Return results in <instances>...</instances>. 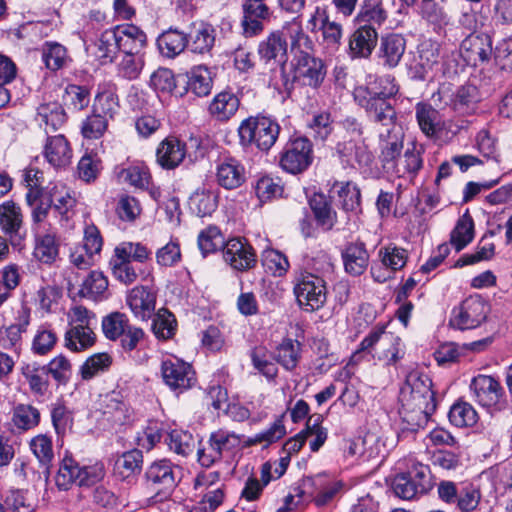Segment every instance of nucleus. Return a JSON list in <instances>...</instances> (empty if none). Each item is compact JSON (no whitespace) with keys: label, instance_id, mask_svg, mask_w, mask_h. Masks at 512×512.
I'll use <instances>...</instances> for the list:
<instances>
[{"label":"nucleus","instance_id":"35","mask_svg":"<svg viewBox=\"0 0 512 512\" xmlns=\"http://www.w3.org/2000/svg\"><path fill=\"white\" fill-rule=\"evenodd\" d=\"M65 347L73 352L84 351L92 347L96 335L91 327L86 325H72L65 333Z\"/></svg>","mask_w":512,"mask_h":512},{"label":"nucleus","instance_id":"16","mask_svg":"<svg viewBox=\"0 0 512 512\" xmlns=\"http://www.w3.org/2000/svg\"><path fill=\"white\" fill-rule=\"evenodd\" d=\"M288 43L286 37L280 31L272 32L258 45V54L266 64L279 65L284 72L288 60Z\"/></svg>","mask_w":512,"mask_h":512},{"label":"nucleus","instance_id":"56","mask_svg":"<svg viewBox=\"0 0 512 512\" xmlns=\"http://www.w3.org/2000/svg\"><path fill=\"white\" fill-rule=\"evenodd\" d=\"M12 422L20 430H30L39 424L40 412L30 404H18L13 409Z\"/></svg>","mask_w":512,"mask_h":512},{"label":"nucleus","instance_id":"33","mask_svg":"<svg viewBox=\"0 0 512 512\" xmlns=\"http://www.w3.org/2000/svg\"><path fill=\"white\" fill-rule=\"evenodd\" d=\"M143 465V454L138 449H132L119 455L113 466L115 477L129 480L140 474Z\"/></svg>","mask_w":512,"mask_h":512},{"label":"nucleus","instance_id":"1","mask_svg":"<svg viewBox=\"0 0 512 512\" xmlns=\"http://www.w3.org/2000/svg\"><path fill=\"white\" fill-rule=\"evenodd\" d=\"M399 91L395 79L383 76L368 86H359L354 90V99L363 108L368 117L382 126H393L397 115L389 100Z\"/></svg>","mask_w":512,"mask_h":512},{"label":"nucleus","instance_id":"21","mask_svg":"<svg viewBox=\"0 0 512 512\" xmlns=\"http://www.w3.org/2000/svg\"><path fill=\"white\" fill-rule=\"evenodd\" d=\"M406 50V39L397 33L382 36L378 57L387 68H395L401 61Z\"/></svg>","mask_w":512,"mask_h":512},{"label":"nucleus","instance_id":"2","mask_svg":"<svg viewBox=\"0 0 512 512\" xmlns=\"http://www.w3.org/2000/svg\"><path fill=\"white\" fill-rule=\"evenodd\" d=\"M361 352L371 354L374 359L386 365H395L404 356L401 338L387 331L386 325H376L360 342L354 357Z\"/></svg>","mask_w":512,"mask_h":512},{"label":"nucleus","instance_id":"5","mask_svg":"<svg viewBox=\"0 0 512 512\" xmlns=\"http://www.w3.org/2000/svg\"><path fill=\"white\" fill-rule=\"evenodd\" d=\"M293 290L298 305L307 312L320 309L327 299L324 279L309 272L299 273Z\"/></svg>","mask_w":512,"mask_h":512},{"label":"nucleus","instance_id":"32","mask_svg":"<svg viewBox=\"0 0 512 512\" xmlns=\"http://www.w3.org/2000/svg\"><path fill=\"white\" fill-rule=\"evenodd\" d=\"M44 157L50 165L56 168L69 165L72 153L66 138L63 135L48 137L44 146Z\"/></svg>","mask_w":512,"mask_h":512},{"label":"nucleus","instance_id":"10","mask_svg":"<svg viewBox=\"0 0 512 512\" xmlns=\"http://www.w3.org/2000/svg\"><path fill=\"white\" fill-rule=\"evenodd\" d=\"M178 467L162 459L152 463L145 472L148 485L158 495H169L177 485Z\"/></svg>","mask_w":512,"mask_h":512},{"label":"nucleus","instance_id":"4","mask_svg":"<svg viewBox=\"0 0 512 512\" xmlns=\"http://www.w3.org/2000/svg\"><path fill=\"white\" fill-rule=\"evenodd\" d=\"M406 384L407 386L401 392L402 404L432 415L436 410V400L429 376L411 373L407 377Z\"/></svg>","mask_w":512,"mask_h":512},{"label":"nucleus","instance_id":"31","mask_svg":"<svg viewBox=\"0 0 512 512\" xmlns=\"http://www.w3.org/2000/svg\"><path fill=\"white\" fill-rule=\"evenodd\" d=\"M342 258L345 271L353 276L363 274L369 264V254L363 242L349 243L342 252Z\"/></svg>","mask_w":512,"mask_h":512},{"label":"nucleus","instance_id":"15","mask_svg":"<svg viewBox=\"0 0 512 512\" xmlns=\"http://www.w3.org/2000/svg\"><path fill=\"white\" fill-rule=\"evenodd\" d=\"M475 401L483 407H494L500 404L504 394L500 383L492 376L478 375L470 384Z\"/></svg>","mask_w":512,"mask_h":512},{"label":"nucleus","instance_id":"48","mask_svg":"<svg viewBox=\"0 0 512 512\" xmlns=\"http://www.w3.org/2000/svg\"><path fill=\"white\" fill-rule=\"evenodd\" d=\"M387 19L382 0H363L357 15L360 23L381 26Z\"/></svg>","mask_w":512,"mask_h":512},{"label":"nucleus","instance_id":"11","mask_svg":"<svg viewBox=\"0 0 512 512\" xmlns=\"http://www.w3.org/2000/svg\"><path fill=\"white\" fill-rule=\"evenodd\" d=\"M0 228L13 247L20 246L26 237L21 208L11 200L0 205Z\"/></svg>","mask_w":512,"mask_h":512},{"label":"nucleus","instance_id":"38","mask_svg":"<svg viewBox=\"0 0 512 512\" xmlns=\"http://www.w3.org/2000/svg\"><path fill=\"white\" fill-rule=\"evenodd\" d=\"M400 414L402 422L398 432L399 438H406L409 435L416 433L419 429L424 428L429 420V417L431 416V414H426V412L411 409L403 404Z\"/></svg>","mask_w":512,"mask_h":512},{"label":"nucleus","instance_id":"34","mask_svg":"<svg viewBox=\"0 0 512 512\" xmlns=\"http://www.w3.org/2000/svg\"><path fill=\"white\" fill-rule=\"evenodd\" d=\"M239 105L240 101L234 93L222 91L213 98L208 111L216 121L226 122L236 114Z\"/></svg>","mask_w":512,"mask_h":512},{"label":"nucleus","instance_id":"47","mask_svg":"<svg viewBox=\"0 0 512 512\" xmlns=\"http://www.w3.org/2000/svg\"><path fill=\"white\" fill-rule=\"evenodd\" d=\"M416 119L421 131L428 137L434 136L439 130V112L430 104L417 103Z\"/></svg>","mask_w":512,"mask_h":512},{"label":"nucleus","instance_id":"30","mask_svg":"<svg viewBox=\"0 0 512 512\" xmlns=\"http://www.w3.org/2000/svg\"><path fill=\"white\" fill-rule=\"evenodd\" d=\"M20 371L32 394L44 396L47 393L50 383L44 365L36 361L27 362L22 364Z\"/></svg>","mask_w":512,"mask_h":512},{"label":"nucleus","instance_id":"7","mask_svg":"<svg viewBox=\"0 0 512 512\" xmlns=\"http://www.w3.org/2000/svg\"><path fill=\"white\" fill-rule=\"evenodd\" d=\"M160 370L163 382L176 394H181L196 384V373L192 365L177 357L164 359Z\"/></svg>","mask_w":512,"mask_h":512},{"label":"nucleus","instance_id":"51","mask_svg":"<svg viewBox=\"0 0 512 512\" xmlns=\"http://www.w3.org/2000/svg\"><path fill=\"white\" fill-rule=\"evenodd\" d=\"M116 66L118 76L124 79L134 80L139 77L143 69V55L142 53H120V58Z\"/></svg>","mask_w":512,"mask_h":512},{"label":"nucleus","instance_id":"63","mask_svg":"<svg viewBox=\"0 0 512 512\" xmlns=\"http://www.w3.org/2000/svg\"><path fill=\"white\" fill-rule=\"evenodd\" d=\"M253 367L268 380H273L278 373L275 363L269 359L268 351L264 347H255L250 352Z\"/></svg>","mask_w":512,"mask_h":512},{"label":"nucleus","instance_id":"44","mask_svg":"<svg viewBox=\"0 0 512 512\" xmlns=\"http://www.w3.org/2000/svg\"><path fill=\"white\" fill-rule=\"evenodd\" d=\"M187 86L188 90L198 97L209 95L212 89L209 69L203 65L194 67L188 74Z\"/></svg>","mask_w":512,"mask_h":512},{"label":"nucleus","instance_id":"20","mask_svg":"<svg viewBox=\"0 0 512 512\" xmlns=\"http://www.w3.org/2000/svg\"><path fill=\"white\" fill-rule=\"evenodd\" d=\"M492 38L487 33H472L461 43V50L465 52V57L476 64L477 62H487L493 53Z\"/></svg>","mask_w":512,"mask_h":512},{"label":"nucleus","instance_id":"18","mask_svg":"<svg viewBox=\"0 0 512 512\" xmlns=\"http://www.w3.org/2000/svg\"><path fill=\"white\" fill-rule=\"evenodd\" d=\"M126 301L137 319L148 321L155 314L156 294L148 287H134L128 293Z\"/></svg>","mask_w":512,"mask_h":512},{"label":"nucleus","instance_id":"17","mask_svg":"<svg viewBox=\"0 0 512 512\" xmlns=\"http://www.w3.org/2000/svg\"><path fill=\"white\" fill-rule=\"evenodd\" d=\"M266 0H244L242 4V27L245 35L255 36L264 29L263 22L271 17L270 8Z\"/></svg>","mask_w":512,"mask_h":512},{"label":"nucleus","instance_id":"19","mask_svg":"<svg viewBox=\"0 0 512 512\" xmlns=\"http://www.w3.org/2000/svg\"><path fill=\"white\" fill-rule=\"evenodd\" d=\"M100 408L107 420L123 425L130 418V409L122 391L113 390L101 396Z\"/></svg>","mask_w":512,"mask_h":512},{"label":"nucleus","instance_id":"55","mask_svg":"<svg viewBox=\"0 0 512 512\" xmlns=\"http://www.w3.org/2000/svg\"><path fill=\"white\" fill-rule=\"evenodd\" d=\"M301 345L298 341L285 339L277 347L275 360L286 370L296 368L300 359Z\"/></svg>","mask_w":512,"mask_h":512},{"label":"nucleus","instance_id":"3","mask_svg":"<svg viewBox=\"0 0 512 512\" xmlns=\"http://www.w3.org/2000/svg\"><path fill=\"white\" fill-rule=\"evenodd\" d=\"M280 132L279 124L265 116L249 117L238 127L239 143L244 148L255 146L267 152L275 144Z\"/></svg>","mask_w":512,"mask_h":512},{"label":"nucleus","instance_id":"60","mask_svg":"<svg viewBox=\"0 0 512 512\" xmlns=\"http://www.w3.org/2000/svg\"><path fill=\"white\" fill-rule=\"evenodd\" d=\"M225 244L224 236L216 226L207 227L198 236V246L204 256L224 249Z\"/></svg>","mask_w":512,"mask_h":512},{"label":"nucleus","instance_id":"54","mask_svg":"<svg viewBox=\"0 0 512 512\" xmlns=\"http://www.w3.org/2000/svg\"><path fill=\"white\" fill-rule=\"evenodd\" d=\"M152 317V331L158 339L167 340L174 336L177 322L175 316L170 311L162 308Z\"/></svg>","mask_w":512,"mask_h":512},{"label":"nucleus","instance_id":"61","mask_svg":"<svg viewBox=\"0 0 512 512\" xmlns=\"http://www.w3.org/2000/svg\"><path fill=\"white\" fill-rule=\"evenodd\" d=\"M477 419V412L467 402H457L449 411V420L456 427L473 426Z\"/></svg>","mask_w":512,"mask_h":512},{"label":"nucleus","instance_id":"28","mask_svg":"<svg viewBox=\"0 0 512 512\" xmlns=\"http://www.w3.org/2000/svg\"><path fill=\"white\" fill-rule=\"evenodd\" d=\"M119 53H141L147 44L146 34L133 24L117 25Z\"/></svg>","mask_w":512,"mask_h":512},{"label":"nucleus","instance_id":"13","mask_svg":"<svg viewBox=\"0 0 512 512\" xmlns=\"http://www.w3.org/2000/svg\"><path fill=\"white\" fill-rule=\"evenodd\" d=\"M225 262L237 271H247L255 267L257 256L246 239L233 238L226 242L223 250Z\"/></svg>","mask_w":512,"mask_h":512},{"label":"nucleus","instance_id":"39","mask_svg":"<svg viewBox=\"0 0 512 512\" xmlns=\"http://www.w3.org/2000/svg\"><path fill=\"white\" fill-rule=\"evenodd\" d=\"M474 239V221L467 210L457 221L450 234V242L457 252L464 249Z\"/></svg>","mask_w":512,"mask_h":512},{"label":"nucleus","instance_id":"12","mask_svg":"<svg viewBox=\"0 0 512 512\" xmlns=\"http://www.w3.org/2000/svg\"><path fill=\"white\" fill-rule=\"evenodd\" d=\"M335 151L345 167H368L373 162V154L364 140L344 137L336 144Z\"/></svg>","mask_w":512,"mask_h":512},{"label":"nucleus","instance_id":"49","mask_svg":"<svg viewBox=\"0 0 512 512\" xmlns=\"http://www.w3.org/2000/svg\"><path fill=\"white\" fill-rule=\"evenodd\" d=\"M311 208L317 224L325 231L331 230L337 222L336 211L326 201L323 195L314 197L311 200Z\"/></svg>","mask_w":512,"mask_h":512},{"label":"nucleus","instance_id":"50","mask_svg":"<svg viewBox=\"0 0 512 512\" xmlns=\"http://www.w3.org/2000/svg\"><path fill=\"white\" fill-rule=\"evenodd\" d=\"M119 52L116 27L105 30L97 42V56L103 64L112 63Z\"/></svg>","mask_w":512,"mask_h":512},{"label":"nucleus","instance_id":"42","mask_svg":"<svg viewBox=\"0 0 512 512\" xmlns=\"http://www.w3.org/2000/svg\"><path fill=\"white\" fill-rule=\"evenodd\" d=\"M108 289V279L100 271H91L84 279L79 295L91 300H98L104 297Z\"/></svg>","mask_w":512,"mask_h":512},{"label":"nucleus","instance_id":"14","mask_svg":"<svg viewBox=\"0 0 512 512\" xmlns=\"http://www.w3.org/2000/svg\"><path fill=\"white\" fill-rule=\"evenodd\" d=\"M294 79L305 86L318 88L326 75L323 61L313 55H296L294 58Z\"/></svg>","mask_w":512,"mask_h":512},{"label":"nucleus","instance_id":"45","mask_svg":"<svg viewBox=\"0 0 512 512\" xmlns=\"http://www.w3.org/2000/svg\"><path fill=\"white\" fill-rule=\"evenodd\" d=\"M40 124L44 123L52 132L58 130L66 122V113L63 107L57 102L42 104L38 107L37 112Z\"/></svg>","mask_w":512,"mask_h":512},{"label":"nucleus","instance_id":"37","mask_svg":"<svg viewBox=\"0 0 512 512\" xmlns=\"http://www.w3.org/2000/svg\"><path fill=\"white\" fill-rule=\"evenodd\" d=\"M480 100L481 95L478 88L472 84H465L455 92L452 98V106L457 112L470 114L475 111Z\"/></svg>","mask_w":512,"mask_h":512},{"label":"nucleus","instance_id":"9","mask_svg":"<svg viewBox=\"0 0 512 512\" xmlns=\"http://www.w3.org/2000/svg\"><path fill=\"white\" fill-rule=\"evenodd\" d=\"M343 483L334 479L326 473L306 477L302 481V489L298 496L307 494L312 497L313 502L318 506H325L330 503L342 490Z\"/></svg>","mask_w":512,"mask_h":512},{"label":"nucleus","instance_id":"41","mask_svg":"<svg viewBox=\"0 0 512 512\" xmlns=\"http://www.w3.org/2000/svg\"><path fill=\"white\" fill-rule=\"evenodd\" d=\"M92 111L108 121L114 119L119 111L118 96L111 88H104L97 93Z\"/></svg>","mask_w":512,"mask_h":512},{"label":"nucleus","instance_id":"64","mask_svg":"<svg viewBox=\"0 0 512 512\" xmlns=\"http://www.w3.org/2000/svg\"><path fill=\"white\" fill-rule=\"evenodd\" d=\"M120 179L139 189H149L151 175L147 167L134 165L121 169L118 173Z\"/></svg>","mask_w":512,"mask_h":512},{"label":"nucleus","instance_id":"52","mask_svg":"<svg viewBox=\"0 0 512 512\" xmlns=\"http://www.w3.org/2000/svg\"><path fill=\"white\" fill-rule=\"evenodd\" d=\"M165 441L171 451L183 457L190 455L196 446V440L193 435L188 431L179 429L168 433Z\"/></svg>","mask_w":512,"mask_h":512},{"label":"nucleus","instance_id":"8","mask_svg":"<svg viewBox=\"0 0 512 512\" xmlns=\"http://www.w3.org/2000/svg\"><path fill=\"white\" fill-rule=\"evenodd\" d=\"M312 143L305 137L290 140L280 155V166L290 174H299L305 171L313 159Z\"/></svg>","mask_w":512,"mask_h":512},{"label":"nucleus","instance_id":"24","mask_svg":"<svg viewBox=\"0 0 512 512\" xmlns=\"http://www.w3.org/2000/svg\"><path fill=\"white\" fill-rule=\"evenodd\" d=\"M47 198L52 208L65 220L76 206L75 192L61 182L50 183L47 187Z\"/></svg>","mask_w":512,"mask_h":512},{"label":"nucleus","instance_id":"6","mask_svg":"<svg viewBox=\"0 0 512 512\" xmlns=\"http://www.w3.org/2000/svg\"><path fill=\"white\" fill-rule=\"evenodd\" d=\"M488 313V303L481 296L472 295L453 308L449 325L459 330L474 329L486 320Z\"/></svg>","mask_w":512,"mask_h":512},{"label":"nucleus","instance_id":"29","mask_svg":"<svg viewBox=\"0 0 512 512\" xmlns=\"http://www.w3.org/2000/svg\"><path fill=\"white\" fill-rule=\"evenodd\" d=\"M85 471H81L78 463L69 455H65L55 476L56 486L60 490H68L74 483L83 486L87 482Z\"/></svg>","mask_w":512,"mask_h":512},{"label":"nucleus","instance_id":"22","mask_svg":"<svg viewBox=\"0 0 512 512\" xmlns=\"http://www.w3.org/2000/svg\"><path fill=\"white\" fill-rule=\"evenodd\" d=\"M395 124L393 126H386L387 133H380L381 141V154L380 159L382 165L387 170H394L397 161L403 149V137L395 131Z\"/></svg>","mask_w":512,"mask_h":512},{"label":"nucleus","instance_id":"25","mask_svg":"<svg viewBox=\"0 0 512 512\" xmlns=\"http://www.w3.org/2000/svg\"><path fill=\"white\" fill-rule=\"evenodd\" d=\"M378 40L376 28L364 24L356 29L349 40V49L352 57L367 58L371 55Z\"/></svg>","mask_w":512,"mask_h":512},{"label":"nucleus","instance_id":"27","mask_svg":"<svg viewBox=\"0 0 512 512\" xmlns=\"http://www.w3.org/2000/svg\"><path fill=\"white\" fill-rule=\"evenodd\" d=\"M186 155V144L176 137H167L156 151L157 162L165 169H174L180 165Z\"/></svg>","mask_w":512,"mask_h":512},{"label":"nucleus","instance_id":"40","mask_svg":"<svg viewBox=\"0 0 512 512\" xmlns=\"http://www.w3.org/2000/svg\"><path fill=\"white\" fill-rule=\"evenodd\" d=\"M423 151L422 147L418 148L415 145L411 149H407L404 155L398 159L393 172L399 177L405 175L415 177L423 166Z\"/></svg>","mask_w":512,"mask_h":512},{"label":"nucleus","instance_id":"46","mask_svg":"<svg viewBox=\"0 0 512 512\" xmlns=\"http://www.w3.org/2000/svg\"><path fill=\"white\" fill-rule=\"evenodd\" d=\"M392 489L397 497L411 500L425 493V484L414 481L411 474L401 473L393 479Z\"/></svg>","mask_w":512,"mask_h":512},{"label":"nucleus","instance_id":"57","mask_svg":"<svg viewBox=\"0 0 512 512\" xmlns=\"http://www.w3.org/2000/svg\"><path fill=\"white\" fill-rule=\"evenodd\" d=\"M131 262L115 252L109 262L113 276L126 285L134 283L138 278V274Z\"/></svg>","mask_w":512,"mask_h":512},{"label":"nucleus","instance_id":"36","mask_svg":"<svg viewBox=\"0 0 512 512\" xmlns=\"http://www.w3.org/2000/svg\"><path fill=\"white\" fill-rule=\"evenodd\" d=\"M160 53L167 58H174L187 47V35L176 29H169L157 38Z\"/></svg>","mask_w":512,"mask_h":512},{"label":"nucleus","instance_id":"58","mask_svg":"<svg viewBox=\"0 0 512 512\" xmlns=\"http://www.w3.org/2000/svg\"><path fill=\"white\" fill-rule=\"evenodd\" d=\"M209 438L222 458L225 454L232 453L239 448L241 444L240 435L226 429H218L212 432Z\"/></svg>","mask_w":512,"mask_h":512},{"label":"nucleus","instance_id":"43","mask_svg":"<svg viewBox=\"0 0 512 512\" xmlns=\"http://www.w3.org/2000/svg\"><path fill=\"white\" fill-rule=\"evenodd\" d=\"M334 188H338L337 194L343 210L358 213L361 211L360 189L353 182H336Z\"/></svg>","mask_w":512,"mask_h":512},{"label":"nucleus","instance_id":"53","mask_svg":"<svg viewBox=\"0 0 512 512\" xmlns=\"http://www.w3.org/2000/svg\"><path fill=\"white\" fill-rule=\"evenodd\" d=\"M30 448L39 463L45 468V473L48 477L54 459L51 438L43 434L37 435L30 441Z\"/></svg>","mask_w":512,"mask_h":512},{"label":"nucleus","instance_id":"26","mask_svg":"<svg viewBox=\"0 0 512 512\" xmlns=\"http://www.w3.org/2000/svg\"><path fill=\"white\" fill-rule=\"evenodd\" d=\"M216 180L225 189L238 188L245 181L244 167L235 158H224L217 164Z\"/></svg>","mask_w":512,"mask_h":512},{"label":"nucleus","instance_id":"59","mask_svg":"<svg viewBox=\"0 0 512 512\" xmlns=\"http://www.w3.org/2000/svg\"><path fill=\"white\" fill-rule=\"evenodd\" d=\"M112 364V357L108 353H96L90 356L81 366L82 379L90 380L99 373L107 371Z\"/></svg>","mask_w":512,"mask_h":512},{"label":"nucleus","instance_id":"62","mask_svg":"<svg viewBox=\"0 0 512 512\" xmlns=\"http://www.w3.org/2000/svg\"><path fill=\"white\" fill-rule=\"evenodd\" d=\"M42 59L48 69L57 71L61 69L67 61L66 48L56 42H47L43 46Z\"/></svg>","mask_w":512,"mask_h":512},{"label":"nucleus","instance_id":"23","mask_svg":"<svg viewBox=\"0 0 512 512\" xmlns=\"http://www.w3.org/2000/svg\"><path fill=\"white\" fill-rule=\"evenodd\" d=\"M216 40L215 29L211 24H194L187 35V48L194 54H210Z\"/></svg>","mask_w":512,"mask_h":512}]
</instances>
